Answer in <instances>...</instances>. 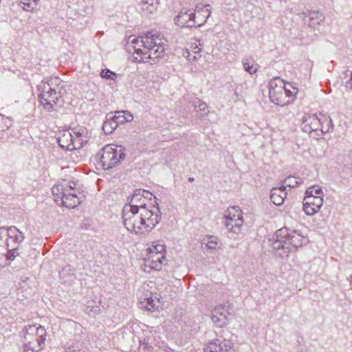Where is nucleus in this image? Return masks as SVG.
<instances>
[{
	"label": "nucleus",
	"mask_w": 352,
	"mask_h": 352,
	"mask_svg": "<svg viewBox=\"0 0 352 352\" xmlns=\"http://www.w3.org/2000/svg\"><path fill=\"white\" fill-rule=\"evenodd\" d=\"M7 252H8V250L6 248L4 244L0 243V267L3 265V261L6 256L10 260H13L16 256L14 255V252H12V254H7Z\"/></svg>",
	"instance_id": "7c9ffc66"
},
{
	"label": "nucleus",
	"mask_w": 352,
	"mask_h": 352,
	"mask_svg": "<svg viewBox=\"0 0 352 352\" xmlns=\"http://www.w3.org/2000/svg\"><path fill=\"white\" fill-rule=\"evenodd\" d=\"M219 352H227L233 346V343L229 340H219Z\"/></svg>",
	"instance_id": "473e14b6"
},
{
	"label": "nucleus",
	"mask_w": 352,
	"mask_h": 352,
	"mask_svg": "<svg viewBox=\"0 0 352 352\" xmlns=\"http://www.w3.org/2000/svg\"><path fill=\"white\" fill-rule=\"evenodd\" d=\"M59 144L69 151L76 150L72 139V133L69 131L64 132L62 137L58 139Z\"/></svg>",
	"instance_id": "aec40b11"
},
{
	"label": "nucleus",
	"mask_w": 352,
	"mask_h": 352,
	"mask_svg": "<svg viewBox=\"0 0 352 352\" xmlns=\"http://www.w3.org/2000/svg\"><path fill=\"white\" fill-rule=\"evenodd\" d=\"M193 180H194V178H191V177H190V178H189V181H190V182H192Z\"/></svg>",
	"instance_id": "79ce46f5"
},
{
	"label": "nucleus",
	"mask_w": 352,
	"mask_h": 352,
	"mask_svg": "<svg viewBox=\"0 0 352 352\" xmlns=\"http://www.w3.org/2000/svg\"><path fill=\"white\" fill-rule=\"evenodd\" d=\"M46 331L42 326L29 325L24 333L23 352H38L44 345Z\"/></svg>",
	"instance_id": "39448f33"
},
{
	"label": "nucleus",
	"mask_w": 352,
	"mask_h": 352,
	"mask_svg": "<svg viewBox=\"0 0 352 352\" xmlns=\"http://www.w3.org/2000/svg\"><path fill=\"white\" fill-rule=\"evenodd\" d=\"M302 127L305 132L310 133L318 130L320 127V120L316 114H308L302 119Z\"/></svg>",
	"instance_id": "2eb2a0df"
},
{
	"label": "nucleus",
	"mask_w": 352,
	"mask_h": 352,
	"mask_svg": "<svg viewBox=\"0 0 352 352\" xmlns=\"http://www.w3.org/2000/svg\"><path fill=\"white\" fill-rule=\"evenodd\" d=\"M192 47V51H197V49H195V47Z\"/></svg>",
	"instance_id": "a19ab883"
},
{
	"label": "nucleus",
	"mask_w": 352,
	"mask_h": 352,
	"mask_svg": "<svg viewBox=\"0 0 352 352\" xmlns=\"http://www.w3.org/2000/svg\"><path fill=\"white\" fill-rule=\"evenodd\" d=\"M219 340H214L209 342L204 349V352H219Z\"/></svg>",
	"instance_id": "72a5a7b5"
},
{
	"label": "nucleus",
	"mask_w": 352,
	"mask_h": 352,
	"mask_svg": "<svg viewBox=\"0 0 352 352\" xmlns=\"http://www.w3.org/2000/svg\"><path fill=\"white\" fill-rule=\"evenodd\" d=\"M307 197H324V192L319 186H312L309 187L305 191V196Z\"/></svg>",
	"instance_id": "4be33fe9"
},
{
	"label": "nucleus",
	"mask_w": 352,
	"mask_h": 352,
	"mask_svg": "<svg viewBox=\"0 0 352 352\" xmlns=\"http://www.w3.org/2000/svg\"><path fill=\"white\" fill-rule=\"evenodd\" d=\"M2 120L4 121L6 124V129H8L12 125V120L8 118H2Z\"/></svg>",
	"instance_id": "58836bf2"
},
{
	"label": "nucleus",
	"mask_w": 352,
	"mask_h": 352,
	"mask_svg": "<svg viewBox=\"0 0 352 352\" xmlns=\"http://www.w3.org/2000/svg\"><path fill=\"white\" fill-rule=\"evenodd\" d=\"M72 139L76 150L80 148L83 144L82 133L80 131H73Z\"/></svg>",
	"instance_id": "2f4dec72"
},
{
	"label": "nucleus",
	"mask_w": 352,
	"mask_h": 352,
	"mask_svg": "<svg viewBox=\"0 0 352 352\" xmlns=\"http://www.w3.org/2000/svg\"><path fill=\"white\" fill-rule=\"evenodd\" d=\"M146 304L145 305V307L146 309L149 311H154L155 309H158L160 307V298H158L157 296H155V298H153V296L148 297L146 299Z\"/></svg>",
	"instance_id": "bb28decb"
},
{
	"label": "nucleus",
	"mask_w": 352,
	"mask_h": 352,
	"mask_svg": "<svg viewBox=\"0 0 352 352\" xmlns=\"http://www.w3.org/2000/svg\"><path fill=\"white\" fill-rule=\"evenodd\" d=\"M195 49H197V51H190L186 50V51L184 53V56L190 62H195L199 59V58L201 57V48H199L198 45L195 44Z\"/></svg>",
	"instance_id": "b1692460"
},
{
	"label": "nucleus",
	"mask_w": 352,
	"mask_h": 352,
	"mask_svg": "<svg viewBox=\"0 0 352 352\" xmlns=\"http://www.w3.org/2000/svg\"><path fill=\"white\" fill-rule=\"evenodd\" d=\"M175 23L181 27H195V14L193 11L182 8L175 18Z\"/></svg>",
	"instance_id": "ddd939ff"
},
{
	"label": "nucleus",
	"mask_w": 352,
	"mask_h": 352,
	"mask_svg": "<svg viewBox=\"0 0 352 352\" xmlns=\"http://www.w3.org/2000/svg\"><path fill=\"white\" fill-rule=\"evenodd\" d=\"M165 246L162 244H152L146 250L144 258V265L152 270H160L166 263Z\"/></svg>",
	"instance_id": "0eeeda50"
},
{
	"label": "nucleus",
	"mask_w": 352,
	"mask_h": 352,
	"mask_svg": "<svg viewBox=\"0 0 352 352\" xmlns=\"http://www.w3.org/2000/svg\"><path fill=\"white\" fill-rule=\"evenodd\" d=\"M206 246L210 250H217L219 247V239L214 236H207Z\"/></svg>",
	"instance_id": "c756f323"
},
{
	"label": "nucleus",
	"mask_w": 352,
	"mask_h": 352,
	"mask_svg": "<svg viewBox=\"0 0 352 352\" xmlns=\"http://www.w3.org/2000/svg\"><path fill=\"white\" fill-rule=\"evenodd\" d=\"M285 186L278 188H273L271 190L270 199L273 204L281 206L287 196Z\"/></svg>",
	"instance_id": "6ab92c4d"
},
{
	"label": "nucleus",
	"mask_w": 352,
	"mask_h": 352,
	"mask_svg": "<svg viewBox=\"0 0 352 352\" xmlns=\"http://www.w3.org/2000/svg\"><path fill=\"white\" fill-rule=\"evenodd\" d=\"M138 3L144 14H150L157 11L160 0H138Z\"/></svg>",
	"instance_id": "a211bd4d"
},
{
	"label": "nucleus",
	"mask_w": 352,
	"mask_h": 352,
	"mask_svg": "<svg viewBox=\"0 0 352 352\" xmlns=\"http://www.w3.org/2000/svg\"><path fill=\"white\" fill-rule=\"evenodd\" d=\"M324 200L319 197H307L303 199V211L308 216L316 214L323 205Z\"/></svg>",
	"instance_id": "f8f14e48"
},
{
	"label": "nucleus",
	"mask_w": 352,
	"mask_h": 352,
	"mask_svg": "<svg viewBox=\"0 0 352 352\" xmlns=\"http://www.w3.org/2000/svg\"><path fill=\"white\" fill-rule=\"evenodd\" d=\"M124 111H116L115 115H113V113H108V116H109L111 119L113 120L118 126L119 124H122L126 122V120L125 118L124 117Z\"/></svg>",
	"instance_id": "c85d7f7f"
},
{
	"label": "nucleus",
	"mask_w": 352,
	"mask_h": 352,
	"mask_svg": "<svg viewBox=\"0 0 352 352\" xmlns=\"http://www.w3.org/2000/svg\"><path fill=\"white\" fill-rule=\"evenodd\" d=\"M228 311L222 306L215 307L212 313L211 320L212 322L217 325H223L227 320Z\"/></svg>",
	"instance_id": "f3484780"
},
{
	"label": "nucleus",
	"mask_w": 352,
	"mask_h": 352,
	"mask_svg": "<svg viewBox=\"0 0 352 352\" xmlns=\"http://www.w3.org/2000/svg\"><path fill=\"white\" fill-rule=\"evenodd\" d=\"M24 238L23 234L15 226L0 228V243L4 244L8 252L15 251Z\"/></svg>",
	"instance_id": "6e6552de"
},
{
	"label": "nucleus",
	"mask_w": 352,
	"mask_h": 352,
	"mask_svg": "<svg viewBox=\"0 0 352 352\" xmlns=\"http://www.w3.org/2000/svg\"><path fill=\"white\" fill-rule=\"evenodd\" d=\"M243 65L244 69L250 74H255L257 72V68L253 65H250L248 62H243Z\"/></svg>",
	"instance_id": "f704fd0d"
},
{
	"label": "nucleus",
	"mask_w": 352,
	"mask_h": 352,
	"mask_svg": "<svg viewBox=\"0 0 352 352\" xmlns=\"http://www.w3.org/2000/svg\"><path fill=\"white\" fill-rule=\"evenodd\" d=\"M100 155L101 164L105 170L115 167L125 157L124 148L116 144L106 145Z\"/></svg>",
	"instance_id": "423d86ee"
},
{
	"label": "nucleus",
	"mask_w": 352,
	"mask_h": 352,
	"mask_svg": "<svg viewBox=\"0 0 352 352\" xmlns=\"http://www.w3.org/2000/svg\"><path fill=\"white\" fill-rule=\"evenodd\" d=\"M101 77L107 79H113L112 76H116V74L109 69H102L100 72Z\"/></svg>",
	"instance_id": "c9c22d12"
},
{
	"label": "nucleus",
	"mask_w": 352,
	"mask_h": 352,
	"mask_svg": "<svg viewBox=\"0 0 352 352\" xmlns=\"http://www.w3.org/2000/svg\"><path fill=\"white\" fill-rule=\"evenodd\" d=\"M195 107H197L200 111H205L207 109V104L199 100V104L197 106L195 105Z\"/></svg>",
	"instance_id": "4c0bfd02"
},
{
	"label": "nucleus",
	"mask_w": 352,
	"mask_h": 352,
	"mask_svg": "<svg viewBox=\"0 0 352 352\" xmlns=\"http://www.w3.org/2000/svg\"><path fill=\"white\" fill-rule=\"evenodd\" d=\"M351 285L352 287V276H351Z\"/></svg>",
	"instance_id": "37998d69"
},
{
	"label": "nucleus",
	"mask_w": 352,
	"mask_h": 352,
	"mask_svg": "<svg viewBox=\"0 0 352 352\" xmlns=\"http://www.w3.org/2000/svg\"><path fill=\"white\" fill-rule=\"evenodd\" d=\"M76 184L63 180L52 188L54 201L67 208H75L80 203L76 189Z\"/></svg>",
	"instance_id": "7ed1b4c3"
},
{
	"label": "nucleus",
	"mask_w": 352,
	"mask_h": 352,
	"mask_svg": "<svg viewBox=\"0 0 352 352\" xmlns=\"http://www.w3.org/2000/svg\"><path fill=\"white\" fill-rule=\"evenodd\" d=\"M60 78H52L47 81H41L38 85V89L40 91V101L45 109L51 111L53 104L58 101L60 96Z\"/></svg>",
	"instance_id": "20e7f679"
},
{
	"label": "nucleus",
	"mask_w": 352,
	"mask_h": 352,
	"mask_svg": "<svg viewBox=\"0 0 352 352\" xmlns=\"http://www.w3.org/2000/svg\"><path fill=\"white\" fill-rule=\"evenodd\" d=\"M303 180L300 177H296L294 176H289L286 179H284L283 182V186H285V188H286V186L294 188L297 186L301 184L302 183Z\"/></svg>",
	"instance_id": "a878e982"
},
{
	"label": "nucleus",
	"mask_w": 352,
	"mask_h": 352,
	"mask_svg": "<svg viewBox=\"0 0 352 352\" xmlns=\"http://www.w3.org/2000/svg\"><path fill=\"white\" fill-rule=\"evenodd\" d=\"M87 98H88L89 100H92L93 99V96L90 95L89 96H87Z\"/></svg>",
	"instance_id": "ea45409f"
},
{
	"label": "nucleus",
	"mask_w": 352,
	"mask_h": 352,
	"mask_svg": "<svg viewBox=\"0 0 352 352\" xmlns=\"http://www.w3.org/2000/svg\"><path fill=\"white\" fill-rule=\"evenodd\" d=\"M278 231L276 232V237L278 239L272 245L273 248L276 250H287V251H285V252L288 253L289 250L286 237L284 235H283L282 236H278Z\"/></svg>",
	"instance_id": "5701e85b"
},
{
	"label": "nucleus",
	"mask_w": 352,
	"mask_h": 352,
	"mask_svg": "<svg viewBox=\"0 0 352 352\" xmlns=\"http://www.w3.org/2000/svg\"><path fill=\"white\" fill-rule=\"evenodd\" d=\"M193 12L195 14L196 26H201L206 23L207 19L210 16L211 8L208 4H199L196 6V8Z\"/></svg>",
	"instance_id": "dca6fc26"
},
{
	"label": "nucleus",
	"mask_w": 352,
	"mask_h": 352,
	"mask_svg": "<svg viewBox=\"0 0 352 352\" xmlns=\"http://www.w3.org/2000/svg\"><path fill=\"white\" fill-rule=\"evenodd\" d=\"M152 194L148 191L138 189L134 191L133 195L130 198L129 204L124 207H131L138 209H144L146 211H151V207L155 206L150 203Z\"/></svg>",
	"instance_id": "9b49d317"
},
{
	"label": "nucleus",
	"mask_w": 352,
	"mask_h": 352,
	"mask_svg": "<svg viewBox=\"0 0 352 352\" xmlns=\"http://www.w3.org/2000/svg\"><path fill=\"white\" fill-rule=\"evenodd\" d=\"M225 226L232 233L239 234L241 232L244 223L243 212L239 208L233 206L228 209L225 215Z\"/></svg>",
	"instance_id": "9d476101"
},
{
	"label": "nucleus",
	"mask_w": 352,
	"mask_h": 352,
	"mask_svg": "<svg viewBox=\"0 0 352 352\" xmlns=\"http://www.w3.org/2000/svg\"><path fill=\"white\" fill-rule=\"evenodd\" d=\"M151 211L131 207H124L122 221L129 232L145 235L150 232L160 221V210L157 206L151 207Z\"/></svg>",
	"instance_id": "f257e3e1"
},
{
	"label": "nucleus",
	"mask_w": 352,
	"mask_h": 352,
	"mask_svg": "<svg viewBox=\"0 0 352 352\" xmlns=\"http://www.w3.org/2000/svg\"><path fill=\"white\" fill-rule=\"evenodd\" d=\"M166 40L160 34L148 32L144 36L133 38L129 46L133 49L134 60L137 62H146V60H155L164 56Z\"/></svg>",
	"instance_id": "f03ea898"
},
{
	"label": "nucleus",
	"mask_w": 352,
	"mask_h": 352,
	"mask_svg": "<svg viewBox=\"0 0 352 352\" xmlns=\"http://www.w3.org/2000/svg\"><path fill=\"white\" fill-rule=\"evenodd\" d=\"M284 235L289 245H292L294 248L300 247L302 245L305 240V236L297 230H292L289 232L287 229L278 230V236Z\"/></svg>",
	"instance_id": "4468645a"
},
{
	"label": "nucleus",
	"mask_w": 352,
	"mask_h": 352,
	"mask_svg": "<svg viewBox=\"0 0 352 352\" xmlns=\"http://www.w3.org/2000/svg\"><path fill=\"white\" fill-rule=\"evenodd\" d=\"M309 25L314 29L318 28L320 23L323 21L324 16L319 12H311L309 14Z\"/></svg>",
	"instance_id": "412c9836"
},
{
	"label": "nucleus",
	"mask_w": 352,
	"mask_h": 352,
	"mask_svg": "<svg viewBox=\"0 0 352 352\" xmlns=\"http://www.w3.org/2000/svg\"><path fill=\"white\" fill-rule=\"evenodd\" d=\"M118 127L116 122L111 119L108 115L107 116V120L104 122L102 125V130L104 133L109 134L111 133L116 128Z\"/></svg>",
	"instance_id": "393cba45"
},
{
	"label": "nucleus",
	"mask_w": 352,
	"mask_h": 352,
	"mask_svg": "<svg viewBox=\"0 0 352 352\" xmlns=\"http://www.w3.org/2000/svg\"><path fill=\"white\" fill-rule=\"evenodd\" d=\"M298 91V89L292 86L291 83H285V95H287L288 104L294 100Z\"/></svg>",
	"instance_id": "cd10ccee"
},
{
	"label": "nucleus",
	"mask_w": 352,
	"mask_h": 352,
	"mask_svg": "<svg viewBox=\"0 0 352 352\" xmlns=\"http://www.w3.org/2000/svg\"><path fill=\"white\" fill-rule=\"evenodd\" d=\"M124 117L125 118L126 122H131L133 119V114L128 111H124Z\"/></svg>",
	"instance_id": "e433bc0d"
},
{
	"label": "nucleus",
	"mask_w": 352,
	"mask_h": 352,
	"mask_svg": "<svg viewBox=\"0 0 352 352\" xmlns=\"http://www.w3.org/2000/svg\"><path fill=\"white\" fill-rule=\"evenodd\" d=\"M269 96L271 101L276 105L283 107L288 104L285 95V82L279 78L270 82Z\"/></svg>",
	"instance_id": "1a4fd4ad"
}]
</instances>
